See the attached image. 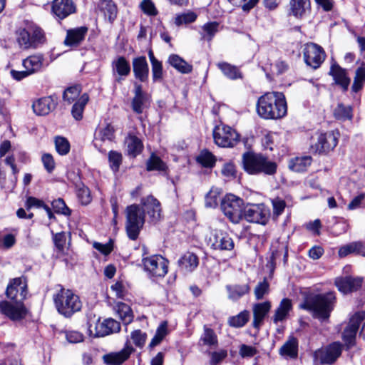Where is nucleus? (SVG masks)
Instances as JSON below:
<instances>
[{
    "label": "nucleus",
    "instance_id": "52",
    "mask_svg": "<svg viewBox=\"0 0 365 365\" xmlns=\"http://www.w3.org/2000/svg\"><path fill=\"white\" fill-rule=\"evenodd\" d=\"M269 292V284L266 279L259 282L254 289V294L257 300H260Z\"/></svg>",
    "mask_w": 365,
    "mask_h": 365
},
{
    "label": "nucleus",
    "instance_id": "34",
    "mask_svg": "<svg viewBox=\"0 0 365 365\" xmlns=\"http://www.w3.org/2000/svg\"><path fill=\"white\" fill-rule=\"evenodd\" d=\"M226 290L228 293V298L236 302L250 292V287L248 284H229L226 286Z\"/></svg>",
    "mask_w": 365,
    "mask_h": 365
},
{
    "label": "nucleus",
    "instance_id": "64",
    "mask_svg": "<svg viewBox=\"0 0 365 365\" xmlns=\"http://www.w3.org/2000/svg\"><path fill=\"white\" fill-rule=\"evenodd\" d=\"M42 163L44 168L48 173H51L55 168V162L53 156L49 153H46L42 155Z\"/></svg>",
    "mask_w": 365,
    "mask_h": 365
},
{
    "label": "nucleus",
    "instance_id": "51",
    "mask_svg": "<svg viewBox=\"0 0 365 365\" xmlns=\"http://www.w3.org/2000/svg\"><path fill=\"white\" fill-rule=\"evenodd\" d=\"M76 193L77 197L82 205H87L91 202L92 197L90 190L83 184L78 185Z\"/></svg>",
    "mask_w": 365,
    "mask_h": 365
},
{
    "label": "nucleus",
    "instance_id": "5",
    "mask_svg": "<svg viewBox=\"0 0 365 365\" xmlns=\"http://www.w3.org/2000/svg\"><path fill=\"white\" fill-rule=\"evenodd\" d=\"M56 288V293L53 294V299L59 314L70 317L81 310L82 303L78 295L70 289H64L61 284H58Z\"/></svg>",
    "mask_w": 365,
    "mask_h": 365
},
{
    "label": "nucleus",
    "instance_id": "1",
    "mask_svg": "<svg viewBox=\"0 0 365 365\" xmlns=\"http://www.w3.org/2000/svg\"><path fill=\"white\" fill-rule=\"evenodd\" d=\"M139 205L133 204L126 208L125 230L130 240H135L145 223V212L149 215L152 222H157L161 216L160 202L153 195L141 199Z\"/></svg>",
    "mask_w": 365,
    "mask_h": 365
},
{
    "label": "nucleus",
    "instance_id": "57",
    "mask_svg": "<svg viewBox=\"0 0 365 365\" xmlns=\"http://www.w3.org/2000/svg\"><path fill=\"white\" fill-rule=\"evenodd\" d=\"M140 9L148 16H155L158 14V10L151 0H143L140 3Z\"/></svg>",
    "mask_w": 365,
    "mask_h": 365
},
{
    "label": "nucleus",
    "instance_id": "11",
    "mask_svg": "<svg viewBox=\"0 0 365 365\" xmlns=\"http://www.w3.org/2000/svg\"><path fill=\"white\" fill-rule=\"evenodd\" d=\"M365 324V312H356L351 318L342 333V339L346 346L350 349L355 345L356 334L360 326Z\"/></svg>",
    "mask_w": 365,
    "mask_h": 365
},
{
    "label": "nucleus",
    "instance_id": "15",
    "mask_svg": "<svg viewBox=\"0 0 365 365\" xmlns=\"http://www.w3.org/2000/svg\"><path fill=\"white\" fill-rule=\"evenodd\" d=\"M207 244L217 250H232L235 246L232 239L227 232L217 229L211 230Z\"/></svg>",
    "mask_w": 365,
    "mask_h": 365
},
{
    "label": "nucleus",
    "instance_id": "17",
    "mask_svg": "<svg viewBox=\"0 0 365 365\" xmlns=\"http://www.w3.org/2000/svg\"><path fill=\"white\" fill-rule=\"evenodd\" d=\"M343 345L340 342H334L329 346L317 350L314 356L322 364H332L339 357Z\"/></svg>",
    "mask_w": 365,
    "mask_h": 365
},
{
    "label": "nucleus",
    "instance_id": "41",
    "mask_svg": "<svg viewBox=\"0 0 365 365\" xmlns=\"http://www.w3.org/2000/svg\"><path fill=\"white\" fill-rule=\"evenodd\" d=\"M88 100V95L87 93H83L73 104L71 110V114L76 120H79L82 118L84 108Z\"/></svg>",
    "mask_w": 365,
    "mask_h": 365
},
{
    "label": "nucleus",
    "instance_id": "24",
    "mask_svg": "<svg viewBox=\"0 0 365 365\" xmlns=\"http://www.w3.org/2000/svg\"><path fill=\"white\" fill-rule=\"evenodd\" d=\"M76 6L72 0H53L52 11L60 19H63L76 12Z\"/></svg>",
    "mask_w": 365,
    "mask_h": 365
},
{
    "label": "nucleus",
    "instance_id": "55",
    "mask_svg": "<svg viewBox=\"0 0 365 365\" xmlns=\"http://www.w3.org/2000/svg\"><path fill=\"white\" fill-rule=\"evenodd\" d=\"M53 210L58 214H62L66 216L71 215L70 209L66 206L65 202L61 198L54 200L51 202Z\"/></svg>",
    "mask_w": 365,
    "mask_h": 365
},
{
    "label": "nucleus",
    "instance_id": "59",
    "mask_svg": "<svg viewBox=\"0 0 365 365\" xmlns=\"http://www.w3.org/2000/svg\"><path fill=\"white\" fill-rule=\"evenodd\" d=\"M356 242H352L341 247L339 250L338 254L340 257H344L350 254L356 255Z\"/></svg>",
    "mask_w": 365,
    "mask_h": 365
},
{
    "label": "nucleus",
    "instance_id": "26",
    "mask_svg": "<svg viewBox=\"0 0 365 365\" xmlns=\"http://www.w3.org/2000/svg\"><path fill=\"white\" fill-rule=\"evenodd\" d=\"M272 305L269 301L255 304L252 307L253 321L252 326L259 329L263 324L264 319L271 309Z\"/></svg>",
    "mask_w": 365,
    "mask_h": 365
},
{
    "label": "nucleus",
    "instance_id": "7",
    "mask_svg": "<svg viewBox=\"0 0 365 365\" xmlns=\"http://www.w3.org/2000/svg\"><path fill=\"white\" fill-rule=\"evenodd\" d=\"M243 200L232 195H226L221 202L224 215L232 222L237 224L243 219Z\"/></svg>",
    "mask_w": 365,
    "mask_h": 365
},
{
    "label": "nucleus",
    "instance_id": "54",
    "mask_svg": "<svg viewBox=\"0 0 365 365\" xmlns=\"http://www.w3.org/2000/svg\"><path fill=\"white\" fill-rule=\"evenodd\" d=\"M80 93L81 89L79 86H76L68 88L63 93V100L68 102V103H71L75 101H77L80 97Z\"/></svg>",
    "mask_w": 365,
    "mask_h": 365
},
{
    "label": "nucleus",
    "instance_id": "50",
    "mask_svg": "<svg viewBox=\"0 0 365 365\" xmlns=\"http://www.w3.org/2000/svg\"><path fill=\"white\" fill-rule=\"evenodd\" d=\"M55 147L57 153L61 155H65L70 151V143L68 140L61 136H57L55 138Z\"/></svg>",
    "mask_w": 365,
    "mask_h": 365
},
{
    "label": "nucleus",
    "instance_id": "58",
    "mask_svg": "<svg viewBox=\"0 0 365 365\" xmlns=\"http://www.w3.org/2000/svg\"><path fill=\"white\" fill-rule=\"evenodd\" d=\"M130 337L134 344L138 347L143 346L146 341V334L139 329L133 331Z\"/></svg>",
    "mask_w": 365,
    "mask_h": 365
},
{
    "label": "nucleus",
    "instance_id": "30",
    "mask_svg": "<svg viewBox=\"0 0 365 365\" xmlns=\"http://www.w3.org/2000/svg\"><path fill=\"white\" fill-rule=\"evenodd\" d=\"M56 107V102L51 96L41 98L34 102L32 108L34 112L38 115L48 114Z\"/></svg>",
    "mask_w": 365,
    "mask_h": 365
},
{
    "label": "nucleus",
    "instance_id": "42",
    "mask_svg": "<svg viewBox=\"0 0 365 365\" xmlns=\"http://www.w3.org/2000/svg\"><path fill=\"white\" fill-rule=\"evenodd\" d=\"M115 309L117 314L125 324H128L133 321V312L128 304L119 302L116 304Z\"/></svg>",
    "mask_w": 365,
    "mask_h": 365
},
{
    "label": "nucleus",
    "instance_id": "12",
    "mask_svg": "<svg viewBox=\"0 0 365 365\" xmlns=\"http://www.w3.org/2000/svg\"><path fill=\"white\" fill-rule=\"evenodd\" d=\"M28 294L27 279L24 276L11 279L6 294L12 302H24Z\"/></svg>",
    "mask_w": 365,
    "mask_h": 365
},
{
    "label": "nucleus",
    "instance_id": "9",
    "mask_svg": "<svg viewBox=\"0 0 365 365\" xmlns=\"http://www.w3.org/2000/svg\"><path fill=\"white\" fill-rule=\"evenodd\" d=\"M337 143V137L333 132H317L310 139V150L314 153H326L332 150Z\"/></svg>",
    "mask_w": 365,
    "mask_h": 365
},
{
    "label": "nucleus",
    "instance_id": "28",
    "mask_svg": "<svg viewBox=\"0 0 365 365\" xmlns=\"http://www.w3.org/2000/svg\"><path fill=\"white\" fill-rule=\"evenodd\" d=\"M329 75L333 77L335 83L340 86L343 91H347L351 81L344 68L337 63H333L330 68Z\"/></svg>",
    "mask_w": 365,
    "mask_h": 365
},
{
    "label": "nucleus",
    "instance_id": "48",
    "mask_svg": "<svg viewBox=\"0 0 365 365\" xmlns=\"http://www.w3.org/2000/svg\"><path fill=\"white\" fill-rule=\"evenodd\" d=\"M334 115L336 118L341 120L351 119L352 118L351 106H346L342 103H339L334 110Z\"/></svg>",
    "mask_w": 365,
    "mask_h": 365
},
{
    "label": "nucleus",
    "instance_id": "16",
    "mask_svg": "<svg viewBox=\"0 0 365 365\" xmlns=\"http://www.w3.org/2000/svg\"><path fill=\"white\" fill-rule=\"evenodd\" d=\"M269 214V210L263 204H253L245 207L242 215L247 222L265 225Z\"/></svg>",
    "mask_w": 365,
    "mask_h": 365
},
{
    "label": "nucleus",
    "instance_id": "27",
    "mask_svg": "<svg viewBox=\"0 0 365 365\" xmlns=\"http://www.w3.org/2000/svg\"><path fill=\"white\" fill-rule=\"evenodd\" d=\"M292 310V303L291 299L288 298L282 299L278 307L274 311V314L272 317V320L274 324H277L279 322H283L287 320Z\"/></svg>",
    "mask_w": 365,
    "mask_h": 365
},
{
    "label": "nucleus",
    "instance_id": "60",
    "mask_svg": "<svg viewBox=\"0 0 365 365\" xmlns=\"http://www.w3.org/2000/svg\"><path fill=\"white\" fill-rule=\"evenodd\" d=\"M259 0H229V1L236 6H242L245 11H249L252 9Z\"/></svg>",
    "mask_w": 365,
    "mask_h": 365
},
{
    "label": "nucleus",
    "instance_id": "3",
    "mask_svg": "<svg viewBox=\"0 0 365 365\" xmlns=\"http://www.w3.org/2000/svg\"><path fill=\"white\" fill-rule=\"evenodd\" d=\"M336 297L334 292L314 294L307 297L299 307L313 312L314 317L321 320L329 318L334 309Z\"/></svg>",
    "mask_w": 365,
    "mask_h": 365
},
{
    "label": "nucleus",
    "instance_id": "49",
    "mask_svg": "<svg viewBox=\"0 0 365 365\" xmlns=\"http://www.w3.org/2000/svg\"><path fill=\"white\" fill-rule=\"evenodd\" d=\"M147 170H158V171H165L167 168L166 165L162 161V160L155 155H152L150 158L147 161Z\"/></svg>",
    "mask_w": 365,
    "mask_h": 365
},
{
    "label": "nucleus",
    "instance_id": "43",
    "mask_svg": "<svg viewBox=\"0 0 365 365\" xmlns=\"http://www.w3.org/2000/svg\"><path fill=\"white\" fill-rule=\"evenodd\" d=\"M365 83V64H362L355 71L351 90L354 93L359 91Z\"/></svg>",
    "mask_w": 365,
    "mask_h": 365
},
{
    "label": "nucleus",
    "instance_id": "32",
    "mask_svg": "<svg viewBox=\"0 0 365 365\" xmlns=\"http://www.w3.org/2000/svg\"><path fill=\"white\" fill-rule=\"evenodd\" d=\"M199 264V259L192 252L185 253L178 260V265L182 271L191 272L195 270Z\"/></svg>",
    "mask_w": 365,
    "mask_h": 365
},
{
    "label": "nucleus",
    "instance_id": "31",
    "mask_svg": "<svg viewBox=\"0 0 365 365\" xmlns=\"http://www.w3.org/2000/svg\"><path fill=\"white\" fill-rule=\"evenodd\" d=\"M135 96L132 100L131 106L133 110L138 114L143 113L144 106L148 101L147 95L143 91L140 85H135Z\"/></svg>",
    "mask_w": 365,
    "mask_h": 365
},
{
    "label": "nucleus",
    "instance_id": "38",
    "mask_svg": "<svg viewBox=\"0 0 365 365\" xmlns=\"http://www.w3.org/2000/svg\"><path fill=\"white\" fill-rule=\"evenodd\" d=\"M279 354L286 357L296 358L298 355V341L297 339L292 337L287 341L280 348Z\"/></svg>",
    "mask_w": 365,
    "mask_h": 365
},
{
    "label": "nucleus",
    "instance_id": "33",
    "mask_svg": "<svg viewBox=\"0 0 365 365\" xmlns=\"http://www.w3.org/2000/svg\"><path fill=\"white\" fill-rule=\"evenodd\" d=\"M98 7L110 23H113L116 19L118 9L112 0H100Z\"/></svg>",
    "mask_w": 365,
    "mask_h": 365
},
{
    "label": "nucleus",
    "instance_id": "56",
    "mask_svg": "<svg viewBox=\"0 0 365 365\" xmlns=\"http://www.w3.org/2000/svg\"><path fill=\"white\" fill-rule=\"evenodd\" d=\"M108 159L111 169L114 172L118 171L122 161V155L117 151H110L108 154Z\"/></svg>",
    "mask_w": 365,
    "mask_h": 365
},
{
    "label": "nucleus",
    "instance_id": "53",
    "mask_svg": "<svg viewBox=\"0 0 365 365\" xmlns=\"http://www.w3.org/2000/svg\"><path fill=\"white\" fill-rule=\"evenodd\" d=\"M197 19V14L192 11H188L178 14L175 18V24L177 26L187 24L194 22Z\"/></svg>",
    "mask_w": 365,
    "mask_h": 365
},
{
    "label": "nucleus",
    "instance_id": "6",
    "mask_svg": "<svg viewBox=\"0 0 365 365\" xmlns=\"http://www.w3.org/2000/svg\"><path fill=\"white\" fill-rule=\"evenodd\" d=\"M16 36L19 46L24 49L36 48L46 40L43 30L33 23L28 24L24 29H19Z\"/></svg>",
    "mask_w": 365,
    "mask_h": 365
},
{
    "label": "nucleus",
    "instance_id": "22",
    "mask_svg": "<svg viewBox=\"0 0 365 365\" xmlns=\"http://www.w3.org/2000/svg\"><path fill=\"white\" fill-rule=\"evenodd\" d=\"M133 351V348L127 342L120 351L105 354L103 356V362L108 365H120L129 358Z\"/></svg>",
    "mask_w": 365,
    "mask_h": 365
},
{
    "label": "nucleus",
    "instance_id": "25",
    "mask_svg": "<svg viewBox=\"0 0 365 365\" xmlns=\"http://www.w3.org/2000/svg\"><path fill=\"white\" fill-rule=\"evenodd\" d=\"M88 27L80 26L67 30L64 44L70 47L78 46L85 39Z\"/></svg>",
    "mask_w": 365,
    "mask_h": 365
},
{
    "label": "nucleus",
    "instance_id": "4",
    "mask_svg": "<svg viewBox=\"0 0 365 365\" xmlns=\"http://www.w3.org/2000/svg\"><path fill=\"white\" fill-rule=\"evenodd\" d=\"M242 167L250 175H272L277 171V163L271 161L268 158L261 153L246 152L242 155Z\"/></svg>",
    "mask_w": 365,
    "mask_h": 365
},
{
    "label": "nucleus",
    "instance_id": "2",
    "mask_svg": "<svg viewBox=\"0 0 365 365\" xmlns=\"http://www.w3.org/2000/svg\"><path fill=\"white\" fill-rule=\"evenodd\" d=\"M257 111L264 119H279L287 114V107L284 96L279 92H269L257 101Z\"/></svg>",
    "mask_w": 365,
    "mask_h": 365
},
{
    "label": "nucleus",
    "instance_id": "21",
    "mask_svg": "<svg viewBox=\"0 0 365 365\" xmlns=\"http://www.w3.org/2000/svg\"><path fill=\"white\" fill-rule=\"evenodd\" d=\"M334 284L339 292L348 294L356 292L361 287L362 279L351 276L341 277L335 279Z\"/></svg>",
    "mask_w": 365,
    "mask_h": 365
},
{
    "label": "nucleus",
    "instance_id": "39",
    "mask_svg": "<svg viewBox=\"0 0 365 365\" xmlns=\"http://www.w3.org/2000/svg\"><path fill=\"white\" fill-rule=\"evenodd\" d=\"M218 31V22H207L201 27V31H200L201 39L207 41H210Z\"/></svg>",
    "mask_w": 365,
    "mask_h": 365
},
{
    "label": "nucleus",
    "instance_id": "62",
    "mask_svg": "<svg viewBox=\"0 0 365 365\" xmlns=\"http://www.w3.org/2000/svg\"><path fill=\"white\" fill-rule=\"evenodd\" d=\"M153 81H160L163 79V65L160 61L151 64Z\"/></svg>",
    "mask_w": 365,
    "mask_h": 365
},
{
    "label": "nucleus",
    "instance_id": "10",
    "mask_svg": "<svg viewBox=\"0 0 365 365\" xmlns=\"http://www.w3.org/2000/svg\"><path fill=\"white\" fill-rule=\"evenodd\" d=\"M142 262L150 277H164L168 273L169 262L161 255L145 257Z\"/></svg>",
    "mask_w": 365,
    "mask_h": 365
},
{
    "label": "nucleus",
    "instance_id": "47",
    "mask_svg": "<svg viewBox=\"0 0 365 365\" xmlns=\"http://www.w3.org/2000/svg\"><path fill=\"white\" fill-rule=\"evenodd\" d=\"M220 194V189L212 187L205 196V206L210 208L215 207L218 204Z\"/></svg>",
    "mask_w": 365,
    "mask_h": 365
},
{
    "label": "nucleus",
    "instance_id": "20",
    "mask_svg": "<svg viewBox=\"0 0 365 365\" xmlns=\"http://www.w3.org/2000/svg\"><path fill=\"white\" fill-rule=\"evenodd\" d=\"M113 76L115 81L120 83L130 73V65L124 56H118L111 63Z\"/></svg>",
    "mask_w": 365,
    "mask_h": 365
},
{
    "label": "nucleus",
    "instance_id": "63",
    "mask_svg": "<svg viewBox=\"0 0 365 365\" xmlns=\"http://www.w3.org/2000/svg\"><path fill=\"white\" fill-rule=\"evenodd\" d=\"M273 206V212L276 216L280 215L286 207V202L284 200L277 197L272 200Z\"/></svg>",
    "mask_w": 365,
    "mask_h": 365
},
{
    "label": "nucleus",
    "instance_id": "45",
    "mask_svg": "<svg viewBox=\"0 0 365 365\" xmlns=\"http://www.w3.org/2000/svg\"><path fill=\"white\" fill-rule=\"evenodd\" d=\"M249 319L250 312L247 310H244L237 315L230 317L228 324L233 327H242L246 324Z\"/></svg>",
    "mask_w": 365,
    "mask_h": 365
},
{
    "label": "nucleus",
    "instance_id": "44",
    "mask_svg": "<svg viewBox=\"0 0 365 365\" xmlns=\"http://www.w3.org/2000/svg\"><path fill=\"white\" fill-rule=\"evenodd\" d=\"M196 160L198 163L205 168H212L216 162L215 155L207 150H202Z\"/></svg>",
    "mask_w": 365,
    "mask_h": 365
},
{
    "label": "nucleus",
    "instance_id": "23",
    "mask_svg": "<svg viewBox=\"0 0 365 365\" xmlns=\"http://www.w3.org/2000/svg\"><path fill=\"white\" fill-rule=\"evenodd\" d=\"M96 336H105L106 335L118 332L120 329V323L113 319H107L103 322L98 320L94 326Z\"/></svg>",
    "mask_w": 365,
    "mask_h": 365
},
{
    "label": "nucleus",
    "instance_id": "13",
    "mask_svg": "<svg viewBox=\"0 0 365 365\" xmlns=\"http://www.w3.org/2000/svg\"><path fill=\"white\" fill-rule=\"evenodd\" d=\"M303 53L305 63L313 68H319L326 57L324 48L314 43H306Z\"/></svg>",
    "mask_w": 365,
    "mask_h": 365
},
{
    "label": "nucleus",
    "instance_id": "35",
    "mask_svg": "<svg viewBox=\"0 0 365 365\" xmlns=\"http://www.w3.org/2000/svg\"><path fill=\"white\" fill-rule=\"evenodd\" d=\"M168 62L181 73L187 74L192 71V66L177 54H171L168 58Z\"/></svg>",
    "mask_w": 365,
    "mask_h": 365
},
{
    "label": "nucleus",
    "instance_id": "29",
    "mask_svg": "<svg viewBox=\"0 0 365 365\" xmlns=\"http://www.w3.org/2000/svg\"><path fill=\"white\" fill-rule=\"evenodd\" d=\"M133 70L135 77L141 82L148 78L149 67L145 56H139L133 60Z\"/></svg>",
    "mask_w": 365,
    "mask_h": 365
},
{
    "label": "nucleus",
    "instance_id": "19",
    "mask_svg": "<svg viewBox=\"0 0 365 365\" xmlns=\"http://www.w3.org/2000/svg\"><path fill=\"white\" fill-rule=\"evenodd\" d=\"M115 130L113 125L107 124L106 127L99 130L93 140L94 146L102 153H105L106 149L103 145L110 144L115 138Z\"/></svg>",
    "mask_w": 365,
    "mask_h": 365
},
{
    "label": "nucleus",
    "instance_id": "18",
    "mask_svg": "<svg viewBox=\"0 0 365 365\" xmlns=\"http://www.w3.org/2000/svg\"><path fill=\"white\" fill-rule=\"evenodd\" d=\"M288 7V14L297 19L308 17L312 11L310 0H290Z\"/></svg>",
    "mask_w": 365,
    "mask_h": 365
},
{
    "label": "nucleus",
    "instance_id": "40",
    "mask_svg": "<svg viewBox=\"0 0 365 365\" xmlns=\"http://www.w3.org/2000/svg\"><path fill=\"white\" fill-rule=\"evenodd\" d=\"M125 144L128 154L133 157L139 154L143 147L141 140L133 135H129L125 138Z\"/></svg>",
    "mask_w": 365,
    "mask_h": 365
},
{
    "label": "nucleus",
    "instance_id": "8",
    "mask_svg": "<svg viewBox=\"0 0 365 365\" xmlns=\"http://www.w3.org/2000/svg\"><path fill=\"white\" fill-rule=\"evenodd\" d=\"M215 143L222 148H232L240 140V135L232 128L220 123L212 131Z\"/></svg>",
    "mask_w": 365,
    "mask_h": 365
},
{
    "label": "nucleus",
    "instance_id": "61",
    "mask_svg": "<svg viewBox=\"0 0 365 365\" xmlns=\"http://www.w3.org/2000/svg\"><path fill=\"white\" fill-rule=\"evenodd\" d=\"M312 163V158L305 156L300 158H297L294 165L295 171L299 172L304 170L307 167L309 166Z\"/></svg>",
    "mask_w": 365,
    "mask_h": 365
},
{
    "label": "nucleus",
    "instance_id": "37",
    "mask_svg": "<svg viewBox=\"0 0 365 365\" xmlns=\"http://www.w3.org/2000/svg\"><path fill=\"white\" fill-rule=\"evenodd\" d=\"M43 57L41 55L29 56L23 61V66L30 75L38 71L43 65Z\"/></svg>",
    "mask_w": 365,
    "mask_h": 365
},
{
    "label": "nucleus",
    "instance_id": "14",
    "mask_svg": "<svg viewBox=\"0 0 365 365\" xmlns=\"http://www.w3.org/2000/svg\"><path fill=\"white\" fill-rule=\"evenodd\" d=\"M0 312L12 321H19L25 318L27 309L24 302H0Z\"/></svg>",
    "mask_w": 365,
    "mask_h": 365
},
{
    "label": "nucleus",
    "instance_id": "36",
    "mask_svg": "<svg viewBox=\"0 0 365 365\" xmlns=\"http://www.w3.org/2000/svg\"><path fill=\"white\" fill-rule=\"evenodd\" d=\"M199 343L210 349H216L218 346L217 336L213 329L204 326V331L200 336Z\"/></svg>",
    "mask_w": 365,
    "mask_h": 365
},
{
    "label": "nucleus",
    "instance_id": "46",
    "mask_svg": "<svg viewBox=\"0 0 365 365\" xmlns=\"http://www.w3.org/2000/svg\"><path fill=\"white\" fill-rule=\"evenodd\" d=\"M217 67L227 77L230 79H237L241 78V73L236 66H232L225 62H222L217 64Z\"/></svg>",
    "mask_w": 365,
    "mask_h": 365
}]
</instances>
